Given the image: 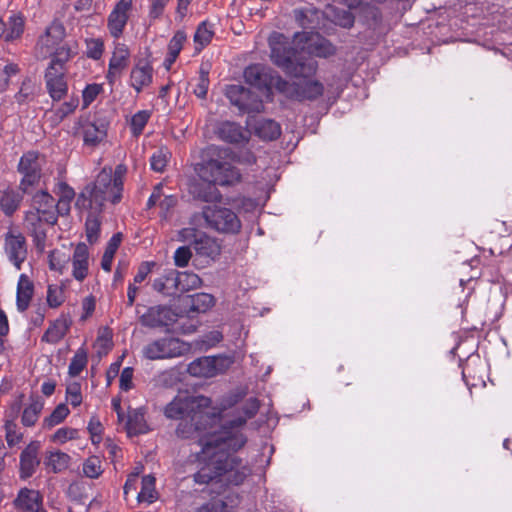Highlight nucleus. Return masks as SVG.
<instances>
[{
    "mask_svg": "<svg viewBox=\"0 0 512 512\" xmlns=\"http://www.w3.org/2000/svg\"><path fill=\"white\" fill-rule=\"evenodd\" d=\"M260 409V401L255 398L246 400L234 418L226 420L219 430L200 437L201 451L197 454L203 465L194 474L198 484L216 481L226 485L239 486L251 474L250 467L235 453L248 441L243 430L248 420L254 418Z\"/></svg>",
    "mask_w": 512,
    "mask_h": 512,
    "instance_id": "1",
    "label": "nucleus"
},
{
    "mask_svg": "<svg viewBox=\"0 0 512 512\" xmlns=\"http://www.w3.org/2000/svg\"><path fill=\"white\" fill-rule=\"evenodd\" d=\"M125 165H118L113 172L111 168H103L94 182L88 184L80 192L76 207L80 210L102 212L108 203L120 202L124 190Z\"/></svg>",
    "mask_w": 512,
    "mask_h": 512,
    "instance_id": "2",
    "label": "nucleus"
},
{
    "mask_svg": "<svg viewBox=\"0 0 512 512\" xmlns=\"http://www.w3.org/2000/svg\"><path fill=\"white\" fill-rule=\"evenodd\" d=\"M269 47L271 61L286 75L306 80L316 74L317 61L294 47L283 34L277 33L270 37Z\"/></svg>",
    "mask_w": 512,
    "mask_h": 512,
    "instance_id": "3",
    "label": "nucleus"
},
{
    "mask_svg": "<svg viewBox=\"0 0 512 512\" xmlns=\"http://www.w3.org/2000/svg\"><path fill=\"white\" fill-rule=\"evenodd\" d=\"M194 172L204 182L218 186H233L241 181L237 167L221 158H202L194 164Z\"/></svg>",
    "mask_w": 512,
    "mask_h": 512,
    "instance_id": "4",
    "label": "nucleus"
},
{
    "mask_svg": "<svg viewBox=\"0 0 512 512\" xmlns=\"http://www.w3.org/2000/svg\"><path fill=\"white\" fill-rule=\"evenodd\" d=\"M211 404V398L203 395L177 396L166 405L164 414L170 419L179 420L187 417L191 418V420H196L197 418L207 417V413L204 410L209 408Z\"/></svg>",
    "mask_w": 512,
    "mask_h": 512,
    "instance_id": "5",
    "label": "nucleus"
},
{
    "mask_svg": "<svg viewBox=\"0 0 512 512\" xmlns=\"http://www.w3.org/2000/svg\"><path fill=\"white\" fill-rule=\"evenodd\" d=\"M202 217L207 227L218 233L236 235L242 228L239 216L227 207L207 205L202 209Z\"/></svg>",
    "mask_w": 512,
    "mask_h": 512,
    "instance_id": "6",
    "label": "nucleus"
},
{
    "mask_svg": "<svg viewBox=\"0 0 512 512\" xmlns=\"http://www.w3.org/2000/svg\"><path fill=\"white\" fill-rule=\"evenodd\" d=\"M324 85L314 79H306L302 82H288L284 78L278 79L277 92L291 100L299 102L314 101L324 94Z\"/></svg>",
    "mask_w": 512,
    "mask_h": 512,
    "instance_id": "7",
    "label": "nucleus"
},
{
    "mask_svg": "<svg viewBox=\"0 0 512 512\" xmlns=\"http://www.w3.org/2000/svg\"><path fill=\"white\" fill-rule=\"evenodd\" d=\"M225 96L241 114L260 113L264 109L263 101L258 94L242 85H228L225 89Z\"/></svg>",
    "mask_w": 512,
    "mask_h": 512,
    "instance_id": "8",
    "label": "nucleus"
},
{
    "mask_svg": "<svg viewBox=\"0 0 512 512\" xmlns=\"http://www.w3.org/2000/svg\"><path fill=\"white\" fill-rule=\"evenodd\" d=\"M190 349L189 343L178 338L167 337L148 344L144 348V354L149 359L175 358L187 354Z\"/></svg>",
    "mask_w": 512,
    "mask_h": 512,
    "instance_id": "9",
    "label": "nucleus"
},
{
    "mask_svg": "<svg viewBox=\"0 0 512 512\" xmlns=\"http://www.w3.org/2000/svg\"><path fill=\"white\" fill-rule=\"evenodd\" d=\"M232 363L228 356H203L193 360L187 372L194 377L211 378L227 371Z\"/></svg>",
    "mask_w": 512,
    "mask_h": 512,
    "instance_id": "10",
    "label": "nucleus"
},
{
    "mask_svg": "<svg viewBox=\"0 0 512 512\" xmlns=\"http://www.w3.org/2000/svg\"><path fill=\"white\" fill-rule=\"evenodd\" d=\"M42 162L38 152L29 151L19 161L18 171L22 174L19 188L23 193H29L41 177Z\"/></svg>",
    "mask_w": 512,
    "mask_h": 512,
    "instance_id": "11",
    "label": "nucleus"
},
{
    "mask_svg": "<svg viewBox=\"0 0 512 512\" xmlns=\"http://www.w3.org/2000/svg\"><path fill=\"white\" fill-rule=\"evenodd\" d=\"M243 76L246 83L265 92L267 95L272 93V88L277 90L278 79L282 78L278 73L261 64L247 66Z\"/></svg>",
    "mask_w": 512,
    "mask_h": 512,
    "instance_id": "12",
    "label": "nucleus"
},
{
    "mask_svg": "<svg viewBox=\"0 0 512 512\" xmlns=\"http://www.w3.org/2000/svg\"><path fill=\"white\" fill-rule=\"evenodd\" d=\"M236 397H230L227 400V404H224L222 408H220L217 412H213L211 415L207 413V417L205 418H197L196 420H191V418H182L179 419L180 422L176 428V435L181 439H190L193 438L196 434H199L206 430V423L208 421L214 420L216 417H221V414L228 407L233 406L237 403Z\"/></svg>",
    "mask_w": 512,
    "mask_h": 512,
    "instance_id": "13",
    "label": "nucleus"
},
{
    "mask_svg": "<svg viewBox=\"0 0 512 512\" xmlns=\"http://www.w3.org/2000/svg\"><path fill=\"white\" fill-rule=\"evenodd\" d=\"M4 249L9 260L17 270L21 269L22 263L27 257L26 240L22 233L15 229H10L5 234Z\"/></svg>",
    "mask_w": 512,
    "mask_h": 512,
    "instance_id": "14",
    "label": "nucleus"
},
{
    "mask_svg": "<svg viewBox=\"0 0 512 512\" xmlns=\"http://www.w3.org/2000/svg\"><path fill=\"white\" fill-rule=\"evenodd\" d=\"M140 321L148 327H167L178 320V313L167 306H154L140 314Z\"/></svg>",
    "mask_w": 512,
    "mask_h": 512,
    "instance_id": "15",
    "label": "nucleus"
},
{
    "mask_svg": "<svg viewBox=\"0 0 512 512\" xmlns=\"http://www.w3.org/2000/svg\"><path fill=\"white\" fill-rule=\"evenodd\" d=\"M47 91L53 101H60L68 92L64 71L55 65H49L45 73Z\"/></svg>",
    "mask_w": 512,
    "mask_h": 512,
    "instance_id": "16",
    "label": "nucleus"
},
{
    "mask_svg": "<svg viewBox=\"0 0 512 512\" xmlns=\"http://www.w3.org/2000/svg\"><path fill=\"white\" fill-rule=\"evenodd\" d=\"M64 37L65 28L63 24L54 21L46 28L45 33L40 36L37 47L40 49L42 55L51 54L53 50L61 44Z\"/></svg>",
    "mask_w": 512,
    "mask_h": 512,
    "instance_id": "17",
    "label": "nucleus"
},
{
    "mask_svg": "<svg viewBox=\"0 0 512 512\" xmlns=\"http://www.w3.org/2000/svg\"><path fill=\"white\" fill-rule=\"evenodd\" d=\"M218 137L231 144H244L249 141L250 133L239 123L232 121L222 122L217 130Z\"/></svg>",
    "mask_w": 512,
    "mask_h": 512,
    "instance_id": "18",
    "label": "nucleus"
},
{
    "mask_svg": "<svg viewBox=\"0 0 512 512\" xmlns=\"http://www.w3.org/2000/svg\"><path fill=\"white\" fill-rule=\"evenodd\" d=\"M32 206L35 211L42 214L44 222L51 225L57 222L55 200L47 191L37 192L32 198Z\"/></svg>",
    "mask_w": 512,
    "mask_h": 512,
    "instance_id": "19",
    "label": "nucleus"
},
{
    "mask_svg": "<svg viewBox=\"0 0 512 512\" xmlns=\"http://www.w3.org/2000/svg\"><path fill=\"white\" fill-rule=\"evenodd\" d=\"M128 21V1L120 0L108 17V29L114 38H119Z\"/></svg>",
    "mask_w": 512,
    "mask_h": 512,
    "instance_id": "20",
    "label": "nucleus"
},
{
    "mask_svg": "<svg viewBox=\"0 0 512 512\" xmlns=\"http://www.w3.org/2000/svg\"><path fill=\"white\" fill-rule=\"evenodd\" d=\"M39 445L37 443H30L20 455V478L27 479L31 477L38 465L40 460L38 458Z\"/></svg>",
    "mask_w": 512,
    "mask_h": 512,
    "instance_id": "21",
    "label": "nucleus"
},
{
    "mask_svg": "<svg viewBox=\"0 0 512 512\" xmlns=\"http://www.w3.org/2000/svg\"><path fill=\"white\" fill-rule=\"evenodd\" d=\"M72 275L78 281H83L88 275L89 251L85 243L76 245L72 256Z\"/></svg>",
    "mask_w": 512,
    "mask_h": 512,
    "instance_id": "22",
    "label": "nucleus"
},
{
    "mask_svg": "<svg viewBox=\"0 0 512 512\" xmlns=\"http://www.w3.org/2000/svg\"><path fill=\"white\" fill-rule=\"evenodd\" d=\"M216 186L210 182H195L190 185L189 192L196 200L206 203H219L222 200V194Z\"/></svg>",
    "mask_w": 512,
    "mask_h": 512,
    "instance_id": "23",
    "label": "nucleus"
},
{
    "mask_svg": "<svg viewBox=\"0 0 512 512\" xmlns=\"http://www.w3.org/2000/svg\"><path fill=\"white\" fill-rule=\"evenodd\" d=\"M182 302L188 314H198L205 313L211 309L215 304V299L213 295L201 292L187 295L183 298Z\"/></svg>",
    "mask_w": 512,
    "mask_h": 512,
    "instance_id": "24",
    "label": "nucleus"
},
{
    "mask_svg": "<svg viewBox=\"0 0 512 512\" xmlns=\"http://www.w3.org/2000/svg\"><path fill=\"white\" fill-rule=\"evenodd\" d=\"M177 270H166L153 281V288L164 296H176L179 294V286L177 284Z\"/></svg>",
    "mask_w": 512,
    "mask_h": 512,
    "instance_id": "25",
    "label": "nucleus"
},
{
    "mask_svg": "<svg viewBox=\"0 0 512 512\" xmlns=\"http://www.w3.org/2000/svg\"><path fill=\"white\" fill-rule=\"evenodd\" d=\"M108 124L105 120H95L87 122L83 126V140L86 145L96 146L107 136Z\"/></svg>",
    "mask_w": 512,
    "mask_h": 512,
    "instance_id": "26",
    "label": "nucleus"
},
{
    "mask_svg": "<svg viewBox=\"0 0 512 512\" xmlns=\"http://www.w3.org/2000/svg\"><path fill=\"white\" fill-rule=\"evenodd\" d=\"M34 294V284L26 274H21L17 283L16 306L19 312L28 309Z\"/></svg>",
    "mask_w": 512,
    "mask_h": 512,
    "instance_id": "27",
    "label": "nucleus"
},
{
    "mask_svg": "<svg viewBox=\"0 0 512 512\" xmlns=\"http://www.w3.org/2000/svg\"><path fill=\"white\" fill-rule=\"evenodd\" d=\"M153 69L148 62L140 61L130 72L131 85L140 92L152 83Z\"/></svg>",
    "mask_w": 512,
    "mask_h": 512,
    "instance_id": "28",
    "label": "nucleus"
},
{
    "mask_svg": "<svg viewBox=\"0 0 512 512\" xmlns=\"http://www.w3.org/2000/svg\"><path fill=\"white\" fill-rule=\"evenodd\" d=\"M215 36V25L208 20H204L197 25L193 36L195 53L199 54L206 48Z\"/></svg>",
    "mask_w": 512,
    "mask_h": 512,
    "instance_id": "29",
    "label": "nucleus"
},
{
    "mask_svg": "<svg viewBox=\"0 0 512 512\" xmlns=\"http://www.w3.org/2000/svg\"><path fill=\"white\" fill-rule=\"evenodd\" d=\"M124 47V44L118 45L110 59L108 71L110 82L117 78L128 65V50Z\"/></svg>",
    "mask_w": 512,
    "mask_h": 512,
    "instance_id": "30",
    "label": "nucleus"
},
{
    "mask_svg": "<svg viewBox=\"0 0 512 512\" xmlns=\"http://www.w3.org/2000/svg\"><path fill=\"white\" fill-rule=\"evenodd\" d=\"M193 248L198 255L211 259L220 255L221 251L220 245L216 240L206 234H202L194 240Z\"/></svg>",
    "mask_w": 512,
    "mask_h": 512,
    "instance_id": "31",
    "label": "nucleus"
},
{
    "mask_svg": "<svg viewBox=\"0 0 512 512\" xmlns=\"http://www.w3.org/2000/svg\"><path fill=\"white\" fill-rule=\"evenodd\" d=\"M25 29V18L21 13H12L5 22L4 40L13 42L21 38Z\"/></svg>",
    "mask_w": 512,
    "mask_h": 512,
    "instance_id": "32",
    "label": "nucleus"
},
{
    "mask_svg": "<svg viewBox=\"0 0 512 512\" xmlns=\"http://www.w3.org/2000/svg\"><path fill=\"white\" fill-rule=\"evenodd\" d=\"M255 134L263 140H276L281 135V127L274 120L263 119L256 124Z\"/></svg>",
    "mask_w": 512,
    "mask_h": 512,
    "instance_id": "33",
    "label": "nucleus"
},
{
    "mask_svg": "<svg viewBox=\"0 0 512 512\" xmlns=\"http://www.w3.org/2000/svg\"><path fill=\"white\" fill-rule=\"evenodd\" d=\"M71 457L60 450L51 451L46 457L45 465L53 473H61L68 469Z\"/></svg>",
    "mask_w": 512,
    "mask_h": 512,
    "instance_id": "34",
    "label": "nucleus"
},
{
    "mask_svg": "<svg viewBox=\"0 0 512 512\" xmlns=\"http://www.w3.org/2000/svg\"><path fill=\"white\" fill-rule=\"evenodd\" d=\"M156 479L152 475H146L141 481V490L137 495L139 503L151 504L158 498V493L155 489Z\"/></svg>",
    "mask_w": 512,
    "mask_h": 512,
    "instance_id": "35",
    "label": "nucleus"
},
{
    "mask_svg": "<svg viewBox=\"0 0 512 512\" xmlns=\"http://www.w3.org/2000/svg\"><path fill=\"white\" fill-rule=\"evenodd\" d=\"M69 323L66 319H57L53 322L42 336V340L48 343H58L68 332Z\"/></svg>",
    "mask_w": 512,
    "mask_h": 512,
    "instance_id": "36",
    "label": "nucleus"
},
{
    "mask_svg": "<svg viewBox=\"0 0 512 512\" xmlns=\"http://www.w3.org/2000/svg\"><path fill=\"white\" fill-rule=\"evenodd\" d=\"M52 53H54V58L50 65H55L58 69L63 70V64L77 53V45L65 43L57 46Z\"/></svg>",
    "mask_w": 512,
    "mask_h": 512,
    "instance_id": "37",
    "label": "nucleus"
},
{
    "mask_svg": "<svg viewBox=\"0 0 512 512\" xmlns=\"http://www.w3.org/2000/svg\"><path fill=\"white\" fill-rule=\"evenodd\" d=\"M177 284L179 286V293L187 292L200 287L202 284L201 278L193 272H179L177 271Z\"/></svg>",
    "mask_w": 512,
    "mask_h": 512,
    "instance_id": "38",
    "label": "nucleus"
},
{
    "mask_svg": "<svg viewBox=\"0 0 512 512\" xmlns=\"http://www.w3.org/2000/svg\"><path fill=\"white\" fill-rule=\"evenodd\" d=\"M43 402L39 399H32L31 403L24 409L22 414V424L25 426H33L43 409Z\"/></svg>",
    "mask_w": 512,
    "mask_h": 512,
    "instance_id": "39",
    "label": "nucleus"
},
{
    "mask_svg": "<svg viewBox=\"0 0 512 512\" xmlns=\"http://www.w3.org/2000/svg\"><path fill=\"white\" fill-rule=\"evenodd\" d=\"M21 197L13 190L3 192L0 198V208L6 215L13 214L19 207Z\"/></svg>",
    "mask_w": 512,
    "mask_h": 512,
    "instance_id": "40",
    "label": "nucleus"
},
{
    "mask_svg": "<svg viewBox=\"0 0 512 512\" xmlns=\"http://www.w3.org/2000/svg\"><path fill=\"white\" fill-rule=\"evenodd\" d=\"M151 116V110H140L130 118V129L135 137H138L143 133V130Z\"/></svg>",
    "mask_w": 512,
    "mask_h": 512,
    "instance_id": "41",
    "label": "nucleus"
},
{
    "mask_svg": "<svg viewBox=\"0 0 512 512\" xmlns=\"http://www.w3.org/2000/svg\"><path fill=\"white\" fill-rule=\"evenodd\" d=\"M171 152L167 147H160L150 158L151 169L155 172H163L169 163Z\"/></svg>",
    "mask_w": 512,
    "mask_h": 512,
    "instance_id": "42",
    "label": "nucleus"
},
{
    "mask_svg": "<svg viewBox=\"0 0 512 512\" xmlns=\"http://www.w3.org/2000/svg\"><path fill=\"white\" fill-rule=\"evenodd\" d=\"M209 84V67L201 65L199 68V77L197 79V84L193 89V93L195 94V96L199 99H205L207 97Z\"/></svg>",
    "mask_w": 512,
    "mask_h": 512,
    "instance_id": "43",
    "label": "nucleus"
},
{
    "mask_svg": "<svg viewBox=\"0 0 512 512\" xmlns=\"http://www.w3.org/2000/svg\"><path fill=\"white\" fill-rule=\"evenodd\" d=\"M149 430L145 420V413L142 409H137L133 413L130 412V437L146 433Z\"/></svg>",
    "mask_w": 512,
    "mask_h": 512,
    "instance_id": "44",
    "label": "nucleus"
},
{
    "mask_svg": "<svg viewBox=\"0 0 512 512\" xmlns=\"http://www.w3.org/2000/svg\"><path fill=\"white\" fill-rule=\"evenodd\" d=\"M98 213L99 212L90 211L85 223L87 240L91 244L97 242L100 235L101 222L99 217L96 215Z\"/></svg>",
    "mask_w": 512,
    "mask_h": 512,
    "instance_id": "45",
    "label": "nucleus"
},
{
    "mask_svg": "<svg viewBox=\"0 0 512 512\" xmlns=\"http://www.w3.org/2000/svg\"><path fill=\"white\" fill-rule=\"evenodd\" d=\"M69 414L68 407L61 403L53 410V412L44 419L43 426L45 428H52L60 424Z\"/></svg>",
    "mask_w": 512,
    "mask_h": 512,
    "instance_id": "46",
    "label": "nucleus"
},
{
    "mask_svg": "<svg viewBox=\"0 0 512 512\" xmlns=\"http://www.w3.org/2000/svg\"><path fill=\"white\" fill-rule=\"evenodd\" d=\"M101 460L97 456L88 457L83 463V473L86 477L91 479L98 478L102 473Z\"/></svg>",
    "mask_w": 512,
    "mask_h": 512,
    "instance_id": "47",
    "label": "nucleus"
},
{
    "mask_svg": "<svg viewBox=\"0 0 512 512\" xmlns=\"http://www.w3.org/2000/svg\"><path fill=\"white\" fill-rule=\"evenodd\" d=\"M191 314H188L187 317L178 314V320L170 325L171 331L178 334H190L196 330L197 324L192 322L189 318Z\"/></svg>",
    "mask_w": 512,
    "mask_h": 512,
    "instance_id": "48",
    "label": "nucleus"
},
{
    "mask_svg": "<svg viewBox=\"0 0 512 512\" xmlns=\"http://www.w3.org/2000/svg\"><path fill=\"white\" fill-rule=\"evenodd\" d=\"M481 366V362L478 363ZM477 364L467 361L462 367V378L467 385L477 386L479 382H484L481 376L476 375Z\"/></svg>",
    "mask_w": 512,
    "mask_h": 512,
    "instance_id": "49",
    "label": "nucleus"
},
{
    "mask_svg": "<svg viewBox=\"0 0 512 512\" xmlns=\"http://www.w3.org/2000/svg\"><path fill=\"white\" fill-rule=\"evenodd\" d=\"M94 348L99 356L106 355L111 348V333L107 328L99 330L94 343Z\"/></svg>",
    "mask_w": 512,
    "mask_h": 512,
    "instance_id": "50",
    "label": "nucleus"
},
{
    "mask_svg": "<svg viewBox=\"0 0 512 512\" xmlns=\"http://www.w3.org/2000/svg\"><path fill=\"white\" fill-rule=\"evenodd\" d=\"M187 42V33L185 30H177L172 38L169 40L167 46V52L172 53L179 57L180 52L183 49L184 44Z\"/></svg>",
    "mask_w": 512,
    "mask_h": 512,
    "instance_id": "51",
    "label": "nucleus"
},
{
    "mask_svg": "<svg viewBox=\"0 0 512 512\" xmlns=\"http://www.w3.org/2000/svg\"><path fill=\"white\" fill-rule=\"evenodd\" d=\"M36 84L31 79H25L22 82L19 92L15 95L19 104L29 102L33 99L36 92Z\"/></svg>",
    "mask_w": 512,
    "mask_h": 512,
    "instance_id": "52",
    "label": "nucleus"
},
{
    "mask_svg": "<svg viewBox=\"0 0 512 512\" xmlns=\"http://www.w3.org/2000/svg\"><path fill=\"white\" fill-rule=\"evenodd\" d=\"M87 364V354L84 350H78L69 364V374L73 377L78 376Z\"/></svg>",
    "mask_w": 512,
    "mask_h": 512,
    "instance_id": "53",
    "label": "nucleus"
},
{
    "mask_svg": "<svg viewBox=\"0 0 512 512\" xmlns=\"http://www.w3.org/2000/svg\"><path fill=\"white\" fill-rule=\"evenodd\" d=\"M213 500L218 508L221 509V512H228L240 504L241 498L237 493H228L223 499L213 498Z\"/></svg>",
    "mask_w": 512,
    "mask_h": 512,
    "instance_id": "54",
    "label": "nucleus"
},
{
    "mask_svg": "<svg viewBox=\"0 0 512 512\" xmlns=\"http://www.w3.org/2000/svg\"><path fill=\"white\" fill-rule=\"evenodd\" d=\"M69 259L70 257L60 250L51 251L49 254L50 269L62 272L66 267Z\"/></svg>",
    "mask_w": 512,
    "mask_h": 512,
    "instance_id": "55",
    "label": "nucleus"
},
{
    "mask_svg": "<svg viewBox=\"0 0 512 512\" xmlns=\"http://www.w3.org/2000/svg\"><path fill=\"white\" fill-rule=\"evenodd\" d=\"M112 409L117 414L118 430H122L128 434V416L121 407V397L116 396L111 401Z\"/></svg>",
    "mask_w": 512,
    "mask_h": 512,
    "instance_id": "56",
    "label": "nucleus"
},
{
    "mask_svg": "<svg viewBox=\"0 0 512 512\" xmlns=\"http://www.w3.org/2000/svg\"><path fill=\"white\" fill-rule=\"evenodd\" d=\"M102 92V84L92 83L87 85L82 92L83 109L87 108Z\"/></svg>",
    "mask_w": 512,
    "mask_h": 512,
    "instance_id": "57",
    "label": "nucleus"
},
{
    "mask_svg": "<svg viewBox=\"0 0 512 512\" xmlns=\"http://www.w3.org/2000/svg\"><path fill=\"white\" fill-rule=\"evenodd\" d=\"M64 302L63 288L58 285H49L47 290V303L52 308L59 307Z\"/></svg>",
    "mask_w": 512,
    "mask_h": 512,
    "instance_id": "58",
    "label": "nucleus"
},
{
    "mask_svg": "<svg viewBox=\"0 0 512 512\" xmlns=\"http://www.w3.org/2000/svg\"><path fill=\"white\" fill-rule=\"evenodd\" d=\"M66 400L73 406L77 407L82 403L81 385L74 381L68 384L66 388Z\"/></svg>",
    "mask_w": 512,
    "mask_h": 512,
    "instance_id": "59",
    "label": "nucleus"
},
{
    "mask_svg": "<svg viewBox=\"0 0 512 512\" xmlns=\"http://www.w3.org/2000/svg\"><path fill=\"white\" fill-rule=\"evenodd\" d=\"M79 105L78 97H71L68 101L64 102L55 110V115L58 120H63L66 116L72 114Z\"/></svg>",
    "mask_w": 512,
    "mask_h": 512,
    "instance_id": "60",
    "label": "nucleus"
},
{
    "mask_svg": "<svg viewBox=\"0 0 512 512\" xmlns=\"http://www.w3.org/2000/svg\"><path fill=\"white\" fill-rule=\"evenodd\" d=\"M223 339L222 332L219 330H212L202 336L198 341V345L203 349H209L216 346Z\"/></svg>",
    "mask_w": 512,
    "mask_h": 512,
    "instance_id": "61",
    "label": "nucleus"
},
{
    "mask_svg": "<svg viewBox=\"0 0 512 512\" xmlns=\"http://www.w3.org/2000/svg\"><path fill=\"white\" fill-rule=\"evenodd\" d=\"M78 438V430L69 427L59 428L52 436V441L63 444L68 440H73Z\"/></svg>",
    "mask_w": 512,
    "mask_h": 512,
    "instance_id": "62",
    "label": "nucleus"
},
{
    "mask_svg": "<svg viewBox=\"0 0 512 512\" xmlns=\"http://www.w3.org/2000/svg\"><path fill=\"white\" fill-rule=\"evenodd\" d=\"M88 432L93 444H99L102 440L103 426L100 420L93 416L88 423Z\"/></svg>",
    "mask_w": 512,
    "mask_h": 512,
    "instance_id": "63",
    "label": "nucleus"
},
{
    "mask_svg": "<svg viewBox=\"0 0 512 512\" xmlns=\"http://www.w3.org/2000/svg\"><path fill=\"white\" fill-rule=\"evenodd\" d=\"M86 46V54L89 58L97 60L102 56L104 44L100 38L86 40Z\"/></svg>",
    "mask_w": 512,
    "mask_h": 512,
    "instance_id": "64",
    "label": "nucleus"
}]
</instances>
